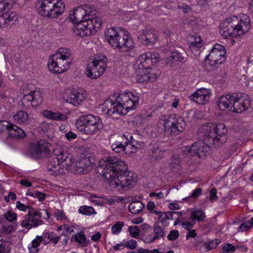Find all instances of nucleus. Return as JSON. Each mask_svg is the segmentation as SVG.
<instances>
[{"label":"nucleus","instance_id":"nucleus-1","mask_svg":"<svg viewBox=\"0 0 253 253\" xmlns=\"http://www.w3.org/2000/svg\"><path fill=\"white\" fill-rule=\"evenodd\" d=\"M96 170L114 188L126 190L131 189L136 183L133 172L127 170V167L124 161L115 157L109 156L101 159Z\"/></svg>","mask_w":253,"mask_h":253},{"label":"nucleus","instance_id":"nucleus-2","mask_svg":"<svg viewBox=\"0 0 253 253\" xmlns=\"http://www.w3.org/2000/svg\"><path fill=\"white\" fill-rule=\"evenodd\" d=\"M138 96L132 92L120 94L116 98V102L110 99L106 100L102 111L110 116L115 113L125 115L130 110L135 109L138 106Z\"/></svg>","mask_w":253,"mask_h":253},{"label":"nucleus","instance_id":"nucleus-3","mask_svg":"<svg viewBox=\"0 0 253 253\" xmlns=\"http://www.w3.org/2000/svg\"><path fill=\"white\" fill-rule=\"evenodd\" d=\"M16 207L17 209L24 211L28 210V213L21 223V226L28 230L42 224L43 222L41 218L48 219L50 217V213L46 210L35 209L32 207L25 205L20 201L16 202Z\"/></svg>","mask_w":253,"mask_h":253},{"label":"nucleus","instance_id":"nucleus-4","mask_svg":"<svg viewBox=\"0 0 253 253\" xmlns=\"http://www.w3.org/2000/svg\"><path fill=\"white\" fill-rule=\"evenodd\" d=\"M106 41L113 47L121 51H127L134 46V42L127 34L119 32L115 28L108 29L105 32Z\"/></svg>","mask_w":253,"mask_h":253},{"label":"nucleus","instance_id":"nucleus-5","mask_svg":"<svg viewBox=\"0 0 253 253\" xmlns=\"http://www.w3.org/2000/svg\"><path fill=\"white\" fill-rule=\"evenodd\" d=\"M71 51L66 48H61L49 57L48 67L50 71L55 74H61L66 71L71 63Z\"/></svg>","mask_w":253,"mask_h":253},{"label":"nucleus","instance_id":"nucleus-6","mask_svg":"<svg viewBox=\"0 0 253 253\" xmlns=\"http://www.w3.org/2000/svg\"><path fill=\"white\" fill-rule=\"evenodd\" d=\"M39 13L48 18H55L63 14L64 4L60 0H40L37 3Z\"/></svg>","mask_w":253,"mask_h":253},{"label":"nucleus","instance_id":"nucleus-7","mask_svg":"<svg viewBox=\"0 0 253 253\" xmlns=\"http://www.w3.org/2000/svg\"><path fill=\"white\" fill-rule=\"evenodd\" d=\"M77 128L88 135H93L99 132L103 126L102 120L98 116L91 114L83 115L76 122Z\"/></svg>","mask_w":253,"mask_h":253},{"label":"nucleus","instance_id":"nucleus-8","mask_svg":"<svg viewBox=\"0 0 253 253\" xmlns=\"http://www.w3.org/2000/svg\"><path fill=\"white\" fill-rule=\"evenodd\" d=\"M165 134L167 135H175L183 131L186 123L183 118L175 114L165 115L162 118Z\"/></svg>","mask_w":253,"mask_h":253},{"label":"nucleus","instance_id":"nucleus-9","mask_svg":"<svg viewBox=\"0 0 253 253\" xmlns=\"http://www.w3.org/2000/svg\"><path fill=\"white\" fill-rule=\"evenodd\" d=\"M102 21L100 17H95L91 21L75 23L73 27L74 34L80 37H85L96 32L101 27Z\"/></svg>","mask_w":253,"mask_h":253},{"label":"nucleus","instance_id":"nucleus-10","mask_svg":"<svg viewBox=\"0 0 253 253\" xmlns=\"http://www.w3.org/2000/svg\"><path fill=\"white\" fill-rule=\"evenodd\" d=\"M106 57L102 54L96 55L93 60L88 64L86 75L91 79H96L104 73L107 68Z\"/></svg>","mask_w":253,"mask_h":253},{"label":"nucleus","instance_id":"nucleus-11","mask_svg":"<svg viewBox=\"0 0 253 253\" xmlns=\"http://www.w3.org/2000/svg\"><path fill=\"white\" fill-rule=\"evenodd\" d=\"M96 10L94 7L90 5H84L70 11L68 16L72 21L78 23L84 21H91L95 17H99L96 15Z\"/></svg>","mask_w":253,"mask_h":253},{"label":"nucleus","instance_id":"nucleus-12","mask_svg":"<svg viewBox=\"0 0 253 253\" xmlns=\"http://www.w3.org/2000/svg\"><path fill=\"white\" fill-rule=\"evenodd\" d=\"M226 52L224 48L220 44H216L211 49V52L207 55L202 65L205 66L206 69L208 70L207 64L209 63L211 66L216 65H220L224 62L226 59Z\"/></svg>","mask_w":253,"mask_h":253},{"label":"nucleus","instance_id":"nucleus-13","mask_svg":"<svg viewBox=\"0 0 253 253\" xmlns=\"http://www.w3.org/2000/svg\"><path fill=\"white\" fill-rule=\"evenodd\" d=\"M51 145L44 140H40L31 143L29 146V153L35 159L47 157L50 154Z\"/></svg>","mask_w":253,"mask_h":253},{"label":"nucleus","instance_id":"nucleus-14","mask_svg":"<svg viewBox=\"0 0 253 253\" xmlns=\"http://www.w3.org/2000/svg\"><path fill=\"white\" fill-rule=\"evenodd\" d=\"M214 126L212 130L214 135L211 138H209L208 143L214 147H219L226 141L227 129L222 123L214 124Z\"/></svg>","mask_w":253,"mask_h":253},{"label":"nucleus","instance_id":"nucleus-15","mask_svg":"<svg viewBox=\"0 0 253 253\" xmlns=\"http://www.w3.org/2000/svg\"><path fill=\"white\" fill-rule=\"evenodd\" d=\"M206 142L199 140L195 142L192 146H188L186 151L192 156H196L200 158H204L209 153V144Z\"/></svg>","mask_w":253,"mask_h":253},{"label":"nucleus","instance_id":"nucleus-16","mask_svg":"<svg viewBox=\"0 0 253 253\" xmlns=\"http://www.w3.org/2000/svg\"><path fill=\"white\" fill-rule=\"evenodd\" d=\"M236 20L234 21L233 18L226 19L220 23L219 26V32L221 36L225 38L228 37H236L239 36L237 35V31L235 25Z\"/></svg>","mask_w":253,"mask_h":253},{"label":"nucleus","instance_id":"nucleus-17","mask_svg":"<svg viewBox=\"0 0 253 253\" xmlns=\"http://www.w3.org/2000/svg\"><path fill=\"white\" fill-rule=\"evenodd\" d=\"M250 104L251 100L247 94L237 93L236 99L230 111L233 113H241L246 111Z\"/></svg>","mask_w":253,"mask_h":253},{"label":"nucleus","instance_id":"nucleus-18","mask_svg":"<svg viewBox=\"0 0 253 253\" xmlns=\"http://www.w3.org/2000/svg\"><path fill=\"white\" fill-rule=\"evenodd\" d=\"M232 18L234 21L236 20L237 35L239 36L244 35L249 31L251 28L250 19L247 15L242 14L240 15L239 19L237 16Z\"/></svg>","mask_w":253,"mask_h":253},{"label":"nucleus","instance_id":"nucleus-19","mask_svg":"<svg viewBox=\"0 0 253 253\" xmlns=\"http://www.w3.org/2000/svg\"><path fill=\"white\" fill-rule=\"evenodd\" d=\"M157 59V56L150 52L143 54L137 61V67L136 69L142 71L151 69V66L153 64V60Z\"/></svg>","mask_w":253,"mask_h":253},{"label":"nucleus","instance_id":"nucleus-20","mask_svg":"<svg viewBox=\"0 0 253 253\" xmlns=\"http://www.w3.org/2000/svg\"><path fill=\"white\" fill-rule=\"evenodd\" d=\"M158 39L155 31L151 29L144 30L141 35L138 36V40L146 45H152Z\"/></svg>","mask_w":253,"mask_h":253},{"label":"nucleus","instance_id":"nucleus-21","mask_svg":"<svg viewBox=\"0 0 253 253\" xmlns=\"http://www.w3.org/2000/svg\"><path fill=\"white\" fill-rule=\"evenodd\" d=\"M237 93L233 94H227L222 95L218 101V106L220 110L224 111L227 109L230 111L233 105L234 102L236 99Z\"/></svg>","mask_w":253,"mask_h":253},{"label":"nucleus","instance_id":"nucleus-22","mask_svg":"<svg viewBox=\"0 0 253 253\" xmlns=\"http://www.w3.org/2000/svg\"><path fill=\"white\" fill-rule=\"evenodd\" d=\"M210 96L211 93L208 89L200 88L190 96V99L199 104L204 105L209 101Z\"/></svg>","mask_w":253,"mask_h":253},{"label":"nucleus","instance_id":"nucleus-23","mask_svg":"<svg viewBox=\"0 0 253 253\" xmlns=\"http://www.w3.org/2000/svg\"><path fill=\"white\" fill-rule=\"evenodd\" d=\"M85 94L84 93V90L80 89L75 90L68 93L64 98L67 103L77 106L85 99Z\"/></svg>","mask_w":253,"mask_h":253},{"label":"nucleus","instance_id":"nucleus-24","mask_svg":"<svg viewBox=\"0 0 253 253\" xmlns=\"http://www.w3.org/2000/svg\"><path fill=\"white\" fill-rule=\"evenodd\" d=\"M162 221H159L153 225V232L148 235L146 239L150 242H153L156 240L163 238L165 237V228L162 227Z\"/></svg>","mask_w":253,"mask_h":253},{"label":"nucleus","instance_id":"nucleus-25","mask_svg":"<svg viewBox=\"0 0 253 253\" xmlns=\"http://www.w3.org/2000/svg\"><path fill=\"white\" fill-rule=\"evenodd\" d=\"M214 124L211 123H207L202 125L198 129V134L199 137L203 138L204 141L208 143L209 138L212 137L214 135L213 129H214Z\"/></svg>","mask_w":253,"mask_h":253},{"label":"nucleus","instance_id":"nucleus-26","mask_svg":"<svg viewBox=\"0 0 253 253\" xmlns=\"http://www.w3.org/2000/svg\"><path fill=\"white\" fill-rule=\"evenodd\" d=\"M91 164L89 157H81L76 163L75 170L80 174L87 173L90 170Z\"/></svg>","mask_w":253,"mask_h":253},{"label":"nucleus","instance_id":"nucleus-27","mask_svg":"<svg viewBox=\"0 0 253 253\" xmlns=\"http://www.w3.org/2000/svg\"><path fill=\"white\" fill-rule=\"evenodd\" d=\"M54 155L53 157L60 163H65V165L70 167L72 165L71 162V156L68 153L63 150H56L54 151Z\"/></svg>","mask_w":253,"mask_h":253},{"label":"nucleus","instance_id":"nucleus-28","mask_svg":"<svg viewBox=\"0 0 253 253\" xmlns=\"http://www.w3.org/2000/svg\"><path fill=\"white\" fill-rule=\"evenodd\" d=\"M137 75L136 76V80L138 82L142 83H146L148 81H153V79H156L158 76L154 73H150L147 70H139L136 69Z\"/></svg>","mask_w":253,"mask_h":253},{"label":"nucleus","instance_id":"nucleus-29","mask_svg":"<svg viewBox=\"0 0 253 253\" xmlns=\"http://www.w3.org/2000/svg\"><path fill=\"white\" fill-rule=\"evenodd\" d=\"M60 164L53 156L51 157L47 167L49 174L51 175H57L60 173L61 167Z\"/></svg>","mask_w":253,"mask_h":253},{"label":"nucleus","instance_id":"nucleus-30","mask_svg":"<svg viewBox=\"0 0 253 253\" xmlns=\"http://www.w3.org/2000/svg\"><path fill=\"white\" fill-rule=\"evenodd\" d=\"M43 115L46 118L54 121H65L67 120V116L65 115L58 112H54L45 110L43 111Z\"/></svg>","mask_w":253,"mask_h":253},{"label":"nucleus","instance_id":"nucleus-31","mask_svg":"<svg viewBox=\"0 0 253 253\" xmlns=\"http://www.w3.org/2000/svg\"><path fill=\"white\" fill-rule=\"evenodd\" d=\"M8 134L9 136L15 139L23 138L26 135L23 130L12 124L9 128Z\"/></svg>","mask_w":253,"mask_h":253},{"label":"nucleus","instance_id":"nucleus-32","mask_svg":"<svg viewBox=\"0 0 253 253\" xmlns=\"http://www.w3.org/2000/svg\"><path fill=\"white\" fill-rule=\"evenodd\" d=\"M43 241L42 236H37L32 241L31 245L28 246V249L30 253H38L39 251L38 247L41 243Z\"/></svg>","mask_w":253,"mask_h":253},{"label":"nucleus","instance_id":"nucleus-33","mask_svg":"<svg viewBox=\"0 0 253 253\" xmlns=\"http://www.w3.org/2000/svg\"><path fill=\"white\" fill-rule=\"evenodd\" d=\"M3 14L7 27L12 25L18 19V15L15 11H7Z\"/></svg>","mask_w":253,"mask_h":253},{"label":"nucleus","instance_id":"nucleus-34","mask_svg":"<svg viewBox=\"0 0 253 253\" xmlns=\"http://www.w3.org/2000/svg\"><path fill=\"white\" fill-rule=\"evenodd\" d=\"M15 122L18 124H28L29 117L27 113L24 111H19L13 116Z\"/></svg>","mask_w":253,"mask_h":253},{"label":"nucleus","instance_id":"nucleus-35","mask_svg":"<svg viewBox=\"0 0 253 253\" xmlns=\"http://www.w3.org/2000/svg\"><path fill=\"white\" fill-rule=\"evenodd\" d=\"M144 208L143 204L139 201H133L130 203L128 206L129 211L133 214L140 212Z\"/></svg>","mask_w":253,"mask_h":253},{"label":"nucleus","instance_id":"nucleus-36","mask_svg":"<svg viewBox=\"0 0 253 253\" xmlns=\"http://www.w3.org/2000/svg\"><path fill=\"white\" fill-rule=\"evenodd\" d=\"M164 150L159 147H156L151 149L150 155L153 161H159L164 157Z\"/></svg>","mask_w":253,"mask_h":253},{"label":"nucleus","instance_id":"nucleus-37","mask_svg":"<svg viewBox=\"0 0 253 253\" xmlns=\"http://www.w3.org/2000/svg\"><path fill=\"white\" fill-rule=\"evenodd\" d=\"M42 94V93L40 90L37 89L30 92L35 107L39 106L42 102L43 98Z\"/></svg>","mask_w":253,"mask_h":253},{"label":"nucleus","instance_id":"nucleus-38","mask_svg":"<svg viewBox=\"0 0 253 253\" xmlns=\"http://www.w3.org/2000/svg\"><path fill=\"white\" fill-rule=\"evenodd\" d=\"M206 218L205 212L201 210H196L191 213L190 219L192 221L197 220L198 222L203 221Z\"/></svg>","mask_w":253,"mask_h":253},{"label":"nucleus","instance_id":"nucleus-39","mask_svg":"<svg viewBox=\"0 0 253 253\" xmlns=\"http://www.w3.org/2000/svg\"><path fill=\"white\" fill-rule=\"evenodd\" d=\"M32 98L30 93L24 95L22 99V102L25 108H30L35 107Z\"/></svg>","mask_w":253,"mask_h":253},{"label":"nucleus","instance_id":"nucleus-40","mask_svg":"<svg viewBox=\"0 0 253 253\" xmlns=\"http://www.w3.org/2000/svg\"><path fill=\"white\" fill-rule=\"evenodd\" d=\"M79 212L85 215H91L96 213L92 207L86 206H81L79 210Z\"/></svg>","mask_w":253,"mask_h":253},{"label":"nucleus","instance_id":"nucleus-41","mask_svg":"<svg viewBox=\"0 0 253 253\" xmlns=\"http://www.w3.org/2000/svg\"><path fill=\"white\" fill-rule=\"evenodd\" d=\"M220 243V240L215 239L209 243H204L203 246L207 251H210L211 250L216 248Z\"/></svg>","mask_w":253,"mask_h":253},{"label":"nucleus","instance_id":"nucleus-42","mask_svg":"<svg viewBox=\"0 0 253 253\" xmlns=\"http://www.w3.org/2000/svg\"><path fill=\"white\" fill-rule=\"evenodd\" d=\"M124 225V223L122 221H118L114 225H113L111 228V232L113 234H116L120 233Z\"/></svg>","mask_w":253,"mask_h":253},{"label":"nucleus","instance_id":"nucleus-43","mask_svg":"<svg viewBox=\"0 0 253 253\" xmlns=\"http://www.w3.org/2000/svg\"><path fill=\"white\" fill-rule=\"evenodd\" d=\"M181 214V212L169 211L165 212V216L164 217V218L167 219V220L173 219L177 216V217H179Z\"/></svg>","mask_w":253,"mask_h":253},{"label":"nucleus","instance_id":"nucleus-44","mask_svg":"<svg viewBox=\"0 0 253 253\" xmlns=\"http://www.w3.org/2000/svg\"><path fill=\"white\" fill-rule=\"evenodd\" d=\"M11 126V123L6 121H0V133L7 131H9V128Z\"/></svg>","mask_w":253,"mask_h":253},{"label":"nucleus","instance_id":"nucleus-45","mask_svg":"<svg viewBox=\"0 0 253 253\" xmlns=\"http://www.w3.org/2000/svg\"><path fill=\"white\" fill-rule=\"evenodd\" d=\"M115 142H119L120 143L123 144L124 146H126L128 143L129 140L125 135H119L116 136Z\"/></svg>","mask_w":253,"mask_h":253},{"label":"nucleus","instance_id":"nucleus-46","mask_svg":"<svg viewBox=\"0 0 253 253\" xmlns=\"http://www.w3.org/2000/svg\"><path fill=\"white\" fill-rule=\"evenodd\" d=\"M44 237L52 241L55 244H57L60 239L59 236H56L54 232L45 233L44 234Z\"/></svg>","mask_w":253,"mask_h":253},{"label":"nucleus","instance_id":"nucleus-47","mask_svg":"<svg viewBox=\"0 0 253 253\" xmlns=\"http://www.w3.org/2000/svg\"><path fill=\"white\" fill-rule=\"evenodd\" d=\"M169 58V60H171L174 61L179 62H181L184 59V57L181 55V54L177 52H172Z\"/></svg>","mask_w":253,"mask_h":253},{"label":"nucleus","instance_id":"nucleus-48","mask_svg":"<svg viewBox=\"0 0 253 253\" xmlns=\"http://www.w3.org/2000/svg\"><path fill=\"white\" fill-rule=\"evenodd\" d=\"M4 216L9 222H13L16 219L17 214L12 211H8L4 213Z\"/></svg>","mask_w":253,"mask_h":253},{"label":"nucleus","instance_id":"nucleus-49","mask_svg":"<svg viewBox=\"0 0 253 253\" xmlns=\"http://www.w3.org/2000/svg\"><path fill=\"white\" fill-rule=\"evenodd\" d=\"M75 240L79 243H84L86 241V237L83 232L81 231L79 234H76L74 237Z\"/></svg>","mask_w":253,"mask_h":253},{"label":"nucleus","instance_id":"nucleus-50","mask_svg":"<svg viewBox=\"0 0 253 253\" xmlns=\"http://www.w3.org/2000/svg\"><path fill=\"white\" fill-rule=\"evenodd\" d=\"M179 236V232L177 230H171L167 236L169 241H174L176 240Z\"/></svg>","mask_w":253,"mask_h":253},{"label":"nucleus","instance_id":"nucleus-51","mask_svg":"<svg viewBox=\"0 0 253 253\" xmlns=\"http://www.w3.org/2000/svg\"><path fill=\"white\" fill-rule=\"evenodd\" d=\"M128 231L130 235L134 238H137L139 235V230L136 226H129Z\"/></svg>","mask_w":253,"mask_h":253},{"label":"nucleus","instance_id":"nucleus-52","mask_svg":"<svg viewBox=\"0 0 253 253\" xmlns=\"http://www.w3.org/2000/svg\"><path fill=\"white\" fill-rule=\"evenodd\" d=\"M2 227L4 231L7 234H10L13 232L16 229V225L15 224L3 225Z\"/></svg>","mask_w":253,"mask_h":253},{"label":"nucleus","instance_id":"nucleus-53","mask_svg":"<svg viewBox=\"0 0 253 253\" xmlns=\"http://www.w3.org/2000/svg\"><path fill=\"white\" fill-rule=\"evenodd\" d=\"M201 38L200 37L195 38V41L191 42L190 44V48H199L202 46V43L201 42Z\"/></svg>","mask_w":253,"mask_h":253},{"label":"nucleus","instance_id":"nucleus-54","mask_svg":"<svg viewBox=\"0 0 253 253\" xmlns=\"http://www.w3.org/2000/svg\"><path fill=\"white\" fill-rule=\"evenodd\" d=\"M11 251V247L9 245L0 244V253H9Z\"/></svg>","mask_w":253,"mask_h":253},{"label":"nucleus","instance_id":"nucleus-55","mask_svg":"<svg viewBox=\"0 0 253 253\" xmlns=\"http://www.w3.org/2000/svg\"><path fill=\"white\" fill-rule=\"evenodd\" d=\"M125 245L126 247H127L128 249L133 250L136 248L137 242L135 240L131 239L128 241L126 243V244Z\"/></svg>","mask_w":253,"mask_h":253},{"label":"nucleus","instance_id":"nucleus-56","mask_svg":"<svg viewBox=\"0 0 253 253\" xmlns=\"http://www.w3.org/2000/svg\"><path fill=\"white\" fill-rule=\"evenodd\" d=\"M16 194L14 192L10 191L8 193L7 196L4 197V199L6 202L8 203L10 201V199L14 201L16 200Z\"/></svg>","mask_w":253,"mask_h":253},{"label":"nucleus","instance_id":"nucleus-57","mask_svg":"<svg viewBox=\"0 0 253 253\" xmlns=\"http://www.w3.org/2000/svg\"><path fill=\"white\" fill-rule=\"evenodd\" d=\"M202 191L203 190L201 188H197L193 191L191 195L189 197L197 198L202 194Z\"/></svg>","mask_w":253,"mask_h":253},{"label":"nucleus","instance_id":"nucleus-58","mask_svg":"<svg viewBox=\"0 0 253 253\" xmlns=\"http://www.w3.org/2000/svg\"><path fill=\"white\" fill-rule=\"evenodd\" d=\"M34 197H37L39 199V201H42L45 198V194L42 193L39 191H36L32 193Z\"/></svg>","mask_w":253,"mask_h":253},{"label":"nucleus","instance_id":"nucleus-59","mask_svg":"<svg viewBox=\"0 0 253 253\" xmlns=\"http://www.w3.org/2000/svg\"><path fill=\"white\" fill-rule=\"evenodd\" d=\"M55 215L58 220H63L65 219L66 216L63 211L57 210L55 212Z\"/></svg>","mask_w":253,"mask_h":253},{"label":"nucleus","instance_id":"nucleus-60","mask_svg":"<svg viewBox=\"0 0 253 253\" xmlns=\"http://www.w3.org/2000/svg\"><path fill=\"white\" fill-rule=\"evenodd\" d=\"M177 8L179 9H182V12L185 13H187L191 10V8L188 5L183 3L179 4L177 6Z\"/></svg>","mask_w":253,"mask_h":253},{"label":"nucleus","instance_id":"nucleus-61","mask_svg":"<svg viewBox=\"0 0 253 253\" xmlns=\"http://www.w3.org/2000/svg\"><path fill=\"white\" fill-rule=\"evenodd\" d=\"M216 189L214 188H213L211 189L210 191V199L211 201H215L217 199V196H216Z\"/></svg>","mask_w":253,"mask_h":253},{"label":"nucleus","instance_id":"nucleus-62","mask_svg":"<svg viewBox=\"0 0 253 253\" xmlns=\"http://www.w3.org/2000/svg\"><path fill=\"white\" fill-rule=\"evenodd\" d=\"M65 137L68 140L70 141L76 139L77 138V134L71 131H69L65 134Z\"/></svg>","mask_w":253,"mask_h":253},{"label":"nucleus","instance_id":"nucleus-63","mask_svg":"<svg viewBox=\"0 0 253 253\" xmlns=\"http://www.w3.org/2000/svg\"><path fill=\"white\" fill-rule=\"evenodd\" d=\"M223 250L226 251L227 253L234 252L235 251V248L232 245L227 244L226 246H224L223 247Z\"/></svg>","mask_w":253,"mask_h":253},{"label":"nucleus","instance_id":"nucleus-64","mask_svg":"<svg viewBox=\"0 0 253 253\" xmlns=\"http://www.w3.org/2000/svg\"><path fill=\"white\" fill-rule=\"evenodd\" d=\"M250 227H249V225H248L247 222H246V221H245V222L242 223L240 225V226L239 227V228H238V231H240V232H242V231H246Z\"/></svg>","mask_w":253,"mask_h":253}]
</instances>
